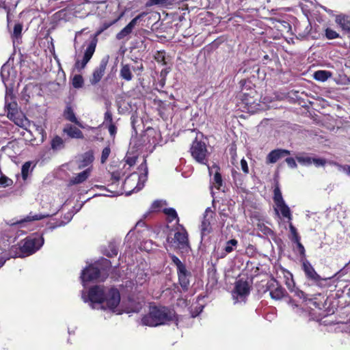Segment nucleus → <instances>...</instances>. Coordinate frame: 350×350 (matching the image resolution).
Segmentation results:
<instances>
[{
    "label": "nucleus",
    "instance_id": "e433bc0d",
    "mask_svg": "<svg viewBox=\"0 0 350 350\" xmlns=\"http://www.w3.org/2000/svg\"><path fill=\"white\" fill-rule=\"evenodd\" d=\"M289 222V229L291 234V241L293 242H298V239H300L295 227L293 225L291 221Z\"/></svg>",
    "mask_w": 350,
    "mask_h": 350
},
{
    "label": "nucleus",
    "instance_id": "412c9836",
    "mask_svg": "<svg viewBox=\"0 0 350 350\" xmlns=\"http://www.w3.org/2000/svg\"><path fill=\"white\" fill-rule=\"evenodd\" d=\"M90 168H87L72 177L70 180V183L71 185H77L83 183L90 176Z\"/></svg>",
    "mask_w": 350,
    "mask_h": 350
},
{
    "label": "nucleus",
    "instance_id": "f8f14e48",
    "mask_svg": "<svg viewBox=\"0 0 350 350\" xmlns=\"http://www.w3.org/2000/svg\"><path fill=\"white\" fill-rule=\"evenodd\" d=\"M215 213L211 208H207L204 212L203 219L200 226L202 237L206 236L212 231L211 224L214 219Z\"/></svg>",
    "mask_w": 350,
    "mask_h": 350
},
{
    "label": "nucleus",
    "instance_id": "2f4dec72",
    "mask_svg": "<svg viewBox=\"0 0 350 350\" xmlns=\"http://www.w3.org/2000/svg\"><path fill=\"white\" fill-rule=\"evenodd\" d=\"M33 127L35 128V131L38 135V137L40 138V142H43L46 137V133L44 129L41 126L36 124L33 125Z\"/></svg>",
    "mask_w": 350,
    "mask_h": 350
},
{
    "label": "nucleus",
    "instance_id": "864d4df0",
    "mask_svg": "<svg viewBox=\"0 0 350 350\" xmlns=\"http://www.w3.org/2000/svg\"><path fill=\"white\" fill-rule=\"evenodd\" d=\"M295 296L300 299H306V295L305 293L299 290L298 288H295V290L293 292Z\"/></svg>",
    "mask_w": 350,
    "mask_h": 350
},
{
    "label": "nucleus",
    "instance_id": "72a5a7b5",
    "mask_svg": "<svg viewBox=\"0 0 350 350\" xmlns=\"http://www.w3.org/2000/svg\"><path fill=\"white\" fill-rule=\"evenodd\" d=\"M330 165L336 166L339 170L345 172L347 175L350 176V165H340L335 161H329Z\"/></svg>",
    "mask_w": 350,
    "mask_h": 350
},
{
    "label": "nucleus",
    "instance_id": "bf43d9fd",
    "mask_svg": "<svg viewBox=\"0 0 350 350\" xmlns=\"http://www.w3.org/2000/svg\"><path fill=\"white\" fill-rule=\"evenodd\" d=\"M161 206V202L159 200L154 201L152 204V209L155 211Z\"/></svg>",
    "mask_w": 350,
    "mask_h": 350
},
{
    "label": "nucleus",
    "instance_id": "680f3d73",
    "mask_svg": "<svg viewBox=\"0 0 350 350\" xmlns=\"http://www.w3.org/2000/svg\"><path fill=\"white\" fill-rule=\"evenodd\" d=\"M118 20H115L113 21V22L110 23H104L103 24V29H101V31H103V30H105L107 29L108 27H109L111 25L114 24L116 23Z\"/></svg>",
    "mask_w": 350,
    "mask_h": 350
},
{
    "label": "nucleus",
    "instance_id": "5701e85b",
    "mask_svg": "<svg viewBox=\"0 0 350 350\" xmlns=\"http://www.w3.org/2000/svg\"><path fill=\"white\" fill-rule=\"evenodd\" d=\"M64 117L67 120L77 124L81 128H84L82 124L77 120L74 113L73 109L70 106H67L64 111Z\"/></svg>",
    "mask_w": 350,
    "mask_h": 350
},
{
    "label": "nucleus",
    "instance_id": "09e8293b",
    "mask_svg": "<svg viewBox=\"0 0 350 350\" xmlns=\"http://www.w3.org/2000/svg\"><path fill=\"white\" fill-rule=\"evenodd\" d=\"M291 276V279L290 280L287 279V280L286 281V285L288 289L292 293V292H293V291L295 290L296 286L295 284V282L293 279L292 275Z\"/></svg>",
    "mask_w": 350,
    "mask_h": 350
},
{
    "label": "nucleus",
    "instance_id": "dca6fc26",
    "mask_svg": "<svg viewBox=\"0 0 350 350\" xmlns=\"http://www.w3.org/2000/svg\"><path fill=\"white\" fill-rule=\"evenodd\" d=\"M250 291V285L247 281L240 279L236 282L234 293L237 296L245 297L249 295Z\"/></svg>",
    "mask_w": 350,
    "mask_h": 350
},
{
    "label": "nucleus",
    "instance_id": "5fc2aeb1",
    "mask_svg": "<svg viewBox=\"0 0 350 350\" xmlns=\"http://www.w3.org/2000/svg\"><path fill=\"white\" fill-rule=\"evenodd\" d=\"M148 14V12H143L135 16L134 18L131 20V21L136 25L137 22L142 20L144 16Z\"/></svg>",
    "mask_w": 350,
    "mask_h": 350
},
{
    "label": "nucleus",
    "instance_id": "c85d7f7f",
    "mask_svg": "<svg viewBox=\"0 0 350 350\" xmlns=\"http://www.w3.org/2000/svg\"><path fill=\"white\" fill-rule=\"evenodd\" d=\"M120 76L122 79L128 81L133 79L131 69L129 64L122 65L120 71Z\"/></svg>",
    "mask_w": 350,
    "mask_h": 350
},
{
    "label": "nucleus",
    "instance_id": "6e6d98bb",
    "mask_svg": "<svg viewBox=\"0 0 350 350\" xmlns=\"http://www.w3.org/2000/svg\"><path fill=\"white\" fill-rule=\"evenodd\" d=\"M285 161L286 162V163L291 168H296L297 167L296 161L293 158L288 157L286 159Z\"/></svg>",
    "mask_w": 350,
    "mask_h": 350
},
{
    "label": "nucleus",
    "instance_id": "79ce46f5",
    "mask_svg": "<svg viewBox=\"0 0 350 350\" xmlns=\"http://www.w3.org/2000/svg\"><path fill=\"white\" fill-rule=\"evenodd\" d=\"M241 100L245 105H250L253 104V103L254 101L253 97L249 96L246 93H243L241 95Z\"/></svg>",
    "mask_w": 350,
    "mask_h": 350
},
{
    "label": "nucleus",
    "instance_id": "c756f323",
    "mask_svg": "<svg viewBox=\"0 0 350 350\" xmlns=\"http://www.w3.org/2000/svg\"><path fill=\"white\" fill-rule=\"evenodd\" d=\"M331 76V72L327 70H318L314 73V79L323 82L325 81Z\"/></svg>",
    "mask_w": 350,
    "mask_h": 350
},
{
    "label": "nucleus",
    "instance_id": "4468645a",
    "mask_svg": "<svg viewBox=\"0 0 350 350\" xmlns=\"http://www.w3.org/2000/svg\"><path fill=\"white\" fill-rule=\"evenodd\" d=\"M108 59L107 58H103L100 62L99 66L96 68L92 73V77L90 79V83L92 85H95L97 83H98L102 77H103L106 67L107 65Z\"/></svg>",
    "mask_w": 350,
    "mask_h": 350
},
{
    "label": "nucleus",
    "instance_id": "393cba45",
    "mask_svg": "<svg viewBox=\"0 0 350 350\" xmlns=\"http://www.w3.org/2000/svg\"><path fill=\"white\" fill-rule=\"evenodd\" d=\"M135 25L131 21L129 23L124 27L119 33L116 34V39L121 40L131 34Z\"/></svg>",
    "mask_w": 350,
    "mask_h": 350
},
{
    "label": "nucleus",
    "instance_id": "bb28decb",
    "mask_svg": "<svg viewBox=\"0 0 350 350\" xmlns=\"http://www.w3.org/2000/svg\"><path fill=\"white\" fill-rule=\"evenodd\" d=\"M176 0H148L146 3V7L158 5L160 7H167L172 5Z\"/></svg>",
    "mask_w": 350,
    "mask_h": 350
},
{
    "label": "nucleus",
    "instance_id": "473e14b6",
    "mask_svg": "<svg viewBox=\"0 0 350 350\" xmlns=\"http://www.w3.org/2000/svg\"><path fill=\"white\" fill-rule=\"evenodd\" d=\"M237 243L238 242L236 239H230V241H227L224 247L226 254L232 252L234 247L237 245Z\"/></svg>",
    "mask_w": 350,
    "mask_h": 350
},
{
    "label": "nucleus",
    "instance_id": "c03bdc74",
    "mask_svg": "<svg viewBox=\"0 0 350 350\" xmlns=\"http://www.w3.org/2000/svg\"><path fill=\"white\" fill-rule=\"evenodd\" d=\"M110 152H111V149H110L109 146H107L103 150L101 158H100V161L102 163H105L107 161V160L110 154Z\"/></svg>",
    "mask_w": 350,
    "mask_h": 350
},
{
    "label": "nucleus",
    "instance_id": "13d9d810",
    "mask_svg": "<svg viewBox=\"0 0 350 350\" xmlns=\"http://www.w3.org/2000/svg\"><path fill=\"white\" fill-rule=\"evenodd\" d=\"M108 130L111 136H114L117 132V128L113 122L108 124Z\"/></svg>",
    "mask_w": 350,
    "mask_h": 350
},
{
    "label": "nucleus",
    "instance_id": "2eb2a0df",
    "mask_svg": "<svg viewBox=\"0 0 350 350\" xmlns=\"http://www.w3.org/2000/svg\"><path fill=\"white\" fill-rule=\"evenodd\" d=\"M290 154V151L284 149H276L271 151L267 157V163H275L279 159Z\"/></svg>",
    "mask_w": 350,
    "mask_h": 350
},
{
    "label": "nucleus",
    "instance_id": "cd10ccee",
    "mask_svg": "<svg viewBox=\"0 0 350 350\" xmlns=\"http://www.w3.org/2000/svg\"><path fill=\"white\" fill-rule=\"evenodd\" d=\"M51 149L53 151H59L64 148L65 144L64 139L58 136H55L51 142Z\"/></svg>",
    "mask_w": 350,
    "mask_h": 350
},
{
    "label": "nucleus",
    "instance_id": "a18cd8bd",
    "mask_svg": "<svg viewBox=\"0 0 350 350\" xmlns=\"http://www.w3.org/2000/svg\"><path fill=\"white\" fill-rule=\"evenodd\" d=\"M164 213L171 218L172 220L177 218L178 215L176 211L172 208H165Z\"/></svg>",
    "mask_w": 350,
    "mask_h": 350
},
{
    "label": "nucleus",
    "instance_id": "338daca9",
    "mask_svg": "<svg viewBox=\"0 0 350 350\" xmlns=\"http://www.w3.org/2000/svg\"><path fill=\"white\" fill-rule=\"evenodd\" d=\"M137 70H143V66H142V65H141L139 67H137Z\"/></svg>",
    "mask_w": 350,
    "mask_h": 350
},
{
    "label": "nucleus",
    "instance_id": "f03ea898",
    "mask_svg": "<svg viewBox=\"0 0 350 350\" xmlns=\"http://www.w3.org/2000/svg\"><path fill=\"white\" fill-rule=\"evenodd\" d=\"M177 321L173 310L164 306H152L150 308L149 312L142 319V323L150 327H157Z\"/></svg>",
    "mask_w": 350,
    "mask_h": 350
},
{
    "label": "nucleus",
    "instance_id": "423d86ee",
    "mask_svg": "<svg viewBox=\"0 0 350 350\" xmlns=\"http://www.w3.org/2000/svg\"><path fill=\"white\" fill-rule=\"evenodd\" d=\"M100 264L104 267L99 269L97 265H90L83 270L81 278L83 286H85L87 282L102 281L107 277V268L111 266V262L106 258H103L100 260Z\"/></svg>",
    "mask_w": 350,
    "mask_h": 350
},
{
    "label": "nucleus",
    "instance_id": "aec40b11",
    "mask_svg": "<svg viewBox=\"0 0 350 350\" xmlns=\"http://www.w3.org/2000/svg\"><path fill=\"white\" fill-rule=\"evenodd\" d=\"M64 133L67 134L69 137L71 138H76V139H83V133L77 127L70 125L67 124L64 130Z\"/></svg>",
    "mask_w": 350,
    "mask_h": 350
},
{
    "label": "nucleus",
    "instance_id": "0e129e2a",
    "mask_svg": "<svg viewBox=\"0 0 350 350\" xmlns=\"http://www.w3.org/2000/svg\"><path fill=\"white\" fill-rule=\"evenodd\" d=\"M7 259H8V258H5V257L0 258V267H1L4 265V263L5 262Z\"/></svg>",
    "mask_w": 350,
    "mask_h": 350
},
{
    "label": "nucleus",
    "instance_id": "f704fd0d",
    "mask_svg": "<svg viewBox=\"0 0 350 350\" xmlns=\"http://www.w3.org/2000/svg\"><path fill=\"white\" fill-rule=\"evenodd\" d=\"M296 159H297V161L302 165H310L312 164V158L309 156H306V155L297 156L296 157Z\"/></svg>",
    "mask_w": 350,
    "mask_h": 350
},
{
    "label": "nucleus",
    "instance_id": "f3484780",
    "mask_svg": "<svg viewBox=\"0 0 350 350\" xmlns=\"http://www.w3.org/2000/svg\"><path fill=\"white\" fill-rule=\"evenodd\" d=\"M179 284L183 291H187L189 286V278H191L190 271L185 268L177 271Z\"/></svg>",
    "mask_w": 350,
    "mask_h": 350
},
{
    "label": "nucleus",
    "instance_id": "603ef678",
    "mask_svg": "<svg viewBox=\"0 0 350 350\" xmlns=\"http://www.w3.org/2000/svg\"><path fill=\"white\" fill-rule=\"evenodd\" d=\"M109 247L110 251L107 254L108 256L113 257L118 254V249L114 245H110Z\"/></svg>",
    "mask_w": 350,
    "mask_h": 350
},
{
    "label": "nucleus",
    "instance_id": "1a4fd4ad",
    "mask_svg": "<svg viewBox=\"0 0 350 350\" xmlns=\"http://www.w3.org/2000/svg\"><path fill=\"white\" fill-rule=\"evenodd\" d=\"M172 243L181 252H187L189 250L188 234L184 228L176 231Z\"/></svg>",
    "mask_w": 350,
    "mask_h": 350
},
{
    "label": "nucleus",
    "instance_id": "6ab92c4d",
    "mask_svg": "<svg viewBox=\"0 0 350 350\" xmlns=\"http://www.w3.org/2000/svg\"><path fill=\"white\" fill-rule=\"evenodd\" d=\"M94 161V153L90 150L83 154L79 160V168L82 169L90 165Z\"/></svg>",
    "mask_w": 350,
    "mask_h": 350
},
{
    "label": "nucleus",
    "instance_id": "7c9ffc66",
    "mask_svg": "<svg viewBox=\"0 0 350 350\" xmlns=\"http://www.w3.org/2000/svg\"><path fill=\"white\" fill-rule=\"evenodd\" d=\"M33 168L31 167V162H25L21 167V175L24 180H27L28 176L31 173Z\"/></svg>",
    "mask_w": 350,
    "mask_h": 350
},
{
    "label": "nucleus",
    "instance_id": "de8ad7c7",
    "mask_svg": "<svg viewBox=\"0 0 350 350\" xmlns=\"http://www.w3.org/2000/svg\"><path fill=\"white\" fill-rule=\"evenodd\" d=\"M137 157L135 156L133 157H125V164L124 165V167H125L126 165H129V167L134 165L136 163Z\"/></svg>",
    "mask_w": 350,
    "mask_h": 350
},
{
    "label": "nucleus",
    "instance_id": "9d476101",
    "mask_svg": "<svg viewBox=\"0 0 350 350\" xmlns=\"http://www.w3.org/2000/svg\"><path fill=\"white\" fill-rule=\"evenodd\" d=\"M1 77L6 91L8 88H12L16 77V71L8 64H4L1 70Z\"/></svg>",
    "mask_w": 350,
    "mask_h": 350
},
{
    "label": "nucleus",
    "instance_id": "20e7f679",
    "mask_svg": "<svg viewBox=\"0 0 350 350\" xmlns=\"http://www.w3.org/2000/svg\"><path fill=\"white\" fill-rule=\"evenodd\" d=\"M5 105L8 111V117L12 120L17 126L24 128L28 124V120L20 111H18L17 103L14 100L12 88H8L5 91Z\"/></svg>",
    "mask_w": 350,
    "mask_h": 350
},
{
    "label": "nucleus",
    "instance_id": "4c0bfd02",
    "mask_svg": "<svg viewBox=\"0 0 350 350\" xmlns=\"http://www.w3.org/2000/svg\"><path fill=\"white\" fill-rule=\"evenodd\" d=\"M274 197L273 200L275 204L284 202L282 196L281 191L278 187L274 189Z\"/></svg>",
    "mask_w": 350,
    "mask_h": 350
},
{
    "label": "nucleus",
    "instance_id": "774afa93",
    "mask_svg": "<svg viewBox=\"0 0 350 350\" xmlns=\"http://www.w3.org/2000/svg\"><path fill=\"white\" fill-rule=\"evenodd\" d=\"M81 33V31H77V32L76 33V35H77H77H80Z\"/></svg>",
    "mask_w": 350,
    "mask_h": 350
},
{
    "label": "nucleus",
    "instance_id": "4be33fe9",
    "mask_svg": "<svg viewBox=\"0 0 350 350\" xmlns=\"http://www.w3.org/2000/svg\"><path fill=\"white\" fill-rule=\"evenodd\" d=\"M207 167L210 174H211L214 172V170L215 171L213 180L214 183L215 185V187L219 189L222 185V178L220 173L218 172V166L216 165H213V166L210 167L208 165H207Z\"/></svg>",
    "mask_w": 350,
    "mask_h": 350
},
{
    "label": "nucleus",
    "instance_id": "8fccbe9b",
    "mask_svg": "<svg viewBox=\"0 0 350 350\" xmlns=\"http://www.w3.org/2000/svg\"><path fill=\"white\" fill-rule=\"evenodd\" d=\"M105 120H104V123L105 124H111V122H113V118H112V113H111V111L109 110H107L105 113Z\"/></svg>",
    "mask_w": 350,
    "mask_h": 350
},
{
    "label": "nucleus",
    "instance_id": "a211bd4d",
    "mask_svg": "<svg viewBox=\"0 0 350 350\" xmlns=\"http://www.w3.org/2000/svg\"><path fill=\"white\" fill-rule=\"evenodd\" d=\"M48 215H42V214H33L32 213H30L25 218L16 220V221L8 223L10 226H16L19 225L21 226H23V224L28 221H36V220H40L42 219H44L46 217H48Z\"/></svg>",
    "mask_w": 350,
    "mask_h": 350
},
{
    "label": "nucleus",
    "instance_id": "4d7b16f0",
    "mask_svg": "<svg viewBox=\"0 0 350 350\" xmlns=\"http://www.w3.org/2000/svg\"><path fill=\"white\" fill-rule=\"evenodd\" d=\"M241 170L243 171V172L245 174L249 173V168L247 166V163L244 159H242L241 160Z\"/></svg>",
    "mask_w": 350,
    "mask_h": 350
},
{
    "label": "nucleus",
    "instance_id": "a19ab883",
    "mask_svg": "<svg viewBox=\"0 0 350 350\" xmlns=\"http://www.w3.org/2000/svg\"><path fill=\"white\" fill-rule=\"evenodd\" d=\"M325 36L327 39L332 40L339 38V34L334 30L327 28L325 29Z\"/></svg>",
    "mask_w": 350,
    "mask_h": 350
},
{
    "label": "nucleus",
    "instance_id": "0eeeda50",
    "mask_svg": "<svg viewBox=\"0 0 350 350\" xmlns=\"http://www.w3.org/2000/svg\"><path fill=\"white\" fill-rule=\"evenodd\" d=\"M302 269L305 273L306 278L308 280L312 282V285H316L321 288L326 286V282L330 280L332 277L322 278L315 271L311 263L307 260H304L302 261Z\"/></svg>",
    "mask_w": 350,
    "mask_h": 350
},
{
    "label": "nucleus",
    "instance_id": "58836bf2",
    "mask_svg": "<svg viewBox=\"0 0 350 350\" xmlns=\"http://www.w3.org/2000/svg\"><path fill=\"white\" fill-rule=\"evenodd\" d=\"M83 85V79L79 75H75L72 79V85L75 88H81Z\"/></svg>",
    "mask_w": 350,
    "mask_h": 350
},
{
    "label": "nucleus",
    "instance_id": "052dcab7",
    "mask_svg": "<svg viewBox=\"0 0 350 350\" xmlns=\"http://www.w3.org/2000/svg\"><path fill=\"white\" fill-rule=\"evenodd\" d=\"M111 178L115 181H118L120 178V174L118 172H113L111 174Z\"/></svg>",
    "mask_w": 350,
    "mask_h": 350
},
{
    "label": "nucleus",
    "instance_id": "6e6552de",
    "mask_svg": "<svg viewBox=\"0 0 350 350\" xmlns=\"http://www.w3.org/2000/svg\"><path fill=\"white\" fill-rule=\"evenodd\" d=\"M192 157L199 163L207 165L208 152L204 142L196 139L190 148Z\"/></svg>",
    "mask_w": 350,
    "mask_h": 350
},
{
    "label": "nucleus",
    "instance_id": "e2e57ef3",
    "mask_svg": "<svg viewBox=\"0 0 350 350\" xmlns=\"http://www.w3.org/2000/svg\"><path fill=\"white\" fill-rule=\"evenodd\" d=\"M261 230L267 235L272 233L271 230L266 226H263V228H262Z\"/></svg>",
    "mask_w": 350,
    "mask_h": 350
},
{
    "label": "nucleus",
    "instance_id": "49530a36",
    "mask_svg": "<svg viewBox=\"0 0 350 350\" xmlns=\"http://www.w3.org/2000/svg\"><path fill=\"white\" fill-rule=\"evenodd\" d=\"M327 161L323 158H312V163L314 164L316 167L324 166Z\"/></svg>",
    "mask_w": 350,
    "mask_h": 350
},
{
    "label": "nucleus",
    "instance_id": "a878e982",
    "mask_svg": "<svg viewBox=\"0 0 350 350\" xmlns=\"http://www.w3.org/2000/svg\"><path fill=\"white\" fill-rule=\"evenodd\" d=\"M336 23L342 28V30L350 31V19L345 16H337Z\"/></svg>",
    "mask_w": 350,
    "mask_h": 350
},
{
    "label": "nucleus",
    "instance_id": "7ed1b4c3",
    "mask_svg": "<svg viewBox=\"0 0 350 350\" xmlns=\"http://www.w3.org/2000/svg\"><path fill=\"white\" fill-rule=\"evenodd\" d=\"M43 244V237L33 234L24 239L18 247L15 245L12 246L10 252V256L16 258L31 255L38 250Z\"/></svg>",
    "mask_w": 350,
    "mask_h": 350
},
{
    "label": "nucleus",
    "instance_id": "f257e3e1",
    "mask_svg": "<svg viewBox=\"0 0 350 350\" xmlns=\"http://www.w3.org/2000/svg\"><path fill=\"white\" fill-rule=\"evenodd\" d=\"M82 297L85 302L89 301L94 309L114 310L120 301V293L116 288H108L103 286L91 288L88 297L83 295Z\"/></svg>",
    "mask_w": 350,
    "mask_h": 350
},
{
    "label": "nucleus",
    "instance_id": "9b49d317",
    "mask_svg": "<svg viewBox=\"0 0 350 350\" xmlns=\"http://www.w3.org/2000/svg\"><path fill=\"white\" fill-rule=\"evenodd\" d=\"M96 43V39H93L85 49L82 60L77 59L76 61L75 66L77 70H81V69H83L88 62L91 59L95 52Z\"/></svg>",
    "mask_w": 350,
    "mask_h": 350
},
{
    "label": "nucleus",
    "instance_id": "c9c22d12",
    "mask_svg": "<svg viewBox=\"0 0 350 350\" xmlns=\"http://www.w3.org/2000/svg\"><path fill=\"white\" fill-rule=\"evenodd\" d=\"M170 257L171 258L172 262L176 266L177 271L186 267L185 265L175 255L170 254Z\"/></svg>",
    "mask_w": 350,
    "mask_h": 350
},
{
    "label": "nucleus",
    "instance_id": "ea45409f",
    "mask_svg": "<svg viewBox=\"0 0 350 350\" xmlns=\"http://www.w3.org/2000/svg\"><path fill=\"white\" fill-rule=\"evenodd\" d=\"M13 184V180L6 176L1 174L0 177V185L3 187L11 186Z\"/></svg>",
    "mask_w": 350,
    "mask_h": 350
},
{
    "label": "nucleus",
    "instance_id": "ddd939ff",
    "mask_svg": "<svg viewBox=\"0 0 350 350\" xmlns=\"http://www.w3.org/2000/svg\"><path fill=\"white\" fill-rule=\"evenodd\" d=\"M267 290L269 291L271 297L275 300H280L287 295L286 290L279 285L275 280L268 283Z\"/></svg>",
    "mask_w": 350,
    "mask_h": 350
},
{
    "label": "nucleus",
    "instance_id": "39448f33",
    "mask_svg": "<svg viewBox=\"0 0 350 350\" xmlns=\"http://www.w3.org/2000/svg\"><path fill=\"white\" fill-rule=\"evenodd\" d=\"M139 169L143 172L140 175L133 173L125 179L124 189L128 195L140 191L144 186L148 176V167L145 159L139 165Z\"/></svg>",
    "mask_w": 350,
    "mask_h": 350
},
{
    "label": "nucleus",
    "instance_id": "3c124183",
    "mask_svg": "<svg viewBox=\"0 0 350 350\" xmlns=\"http://www.w3.org/2000/svg\"><path fill=\"white\" fill-rule=\"evenodd\" d=\"M297 244V248L299 254L302 256H305V248L304 245L300 242V239H298V242H295Z\"/></svg>",
    "mask_w": 350,
    "mask_h": 350
},
{
    "label": "nucleus",
    "instance_id": "b1692460",
    "mask_svg": "<svg viewBox=\"0 0 350 350\" xmlns=\"http://www.w3.org/2000/svg\"><path fill=\"white\" fill-rule=\"evenodd\" d=\"M275 205L277 206L275 208L276 213H278V211H280L284 217L288 219V221H291L292 220L291 212L290 208L286 204L285 202L277 204Z\"/></svg>",
    "mask_w": 350,
    "mask_h": 350
},
{
    "label": "nucleus",
    "instance_id": "37998d69",
    "mask_svg": "<svg viewBox=\"0 0 350 350\" xmlns=\"http://www.w3.org/2000/svg\"><path fill=\"white\" fill-rule=\"evenodd\" d=\"M22 29H23V25L21 24H20V23L16 24L14 27L12 37L15 38H18L21 35Z\"/></svg>",
    "mask_w": 350,
    "mask_h": 350
},
{
    "label": "nucleus",
    "instance_id": "69168bd1",
    "mask_svg": "<svg viewBox=\"0 0 350 350\" xmlns=\"http://www.w3.org/2000/svg\"><path fill=\"white\" fill-rule=\"evenodd\" d=\"M239 176H240V174L239 173H237L236 172H232V176H233V178H234L235 182H237V177Z\"/></svg>",
    "mask_w": 350,
    "mask_h": 350
}]
</instances>
